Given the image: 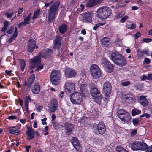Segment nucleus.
<instances>
[{
  "label": "nucleus",
  "instance_id": "f257e3e1",
  "mask_svg": "<svg viewBox=\"0 0 152 152\" xmlns=\"http://www.w3.org/2000/svg\"><path fill=\"white\" fill-rule=\"evenodd\" d=\"M52 53L53 51L50 49L46 50L44 52V54H43L41 52L39 53L36 57L31 60L30 68L32 69L37 67L36 71H39L42 69L43 67L42 65L40 64L41 56L43 58H45Z\"/></svg>",
  "mask_w": 152,
  "mask_h": 152
},
{
  "label": "nucleus",
  "instance_id": "f03ea898",
  "mask_svg": "<svg viewBox=\"0 0 152 152\" xmlns=\"http://www.w3.org/2000/svg\"><path fill=\"white\" fill-rule=\"evenodd\" d=\"M110 58L116 64L119 66H123L127 64L125 58L118 52L113 53L111 54Z\"/></svg>",
  "mask_w": 152,
  "mask_h": 152
},
{
  "label": "nucleus",
  "instance_id": "7ed1b4c3",
  "mask_svg": "<svg viewBox=\"0 0 152 152\" xmlns=\"http://www.w3.org/2000/svg\"><path fill=\"white\" fill-rule=\"evenodd\" d=\"M98 16L101 19H105L111 14V9L109 7L103 6L99 8L97 11Z\"/></svg>",
  "mask_w": 152,
  "mask_h": 152
},
{
  "label": "nucleus",
  "instance_id": "20e7f679",
  "mask_svg": "<svg viewBox=\"0 0 152 152\" xmlns=\"http://www.w3.org/2000/svg\"><path fill=\"white\" fill-rule=\"evenodd\" d=\"M148 145L142 141H135L132 143L131 148L134 151L146 150Z\"/></svg>",
  "mask_w": 152,
  "mask_h": 152
},
{
  "label": "nucleus",
  "instance_id": "39448f33",
  "mask_svg": "<svg viewBox=\"0 0 152 152\" xmlns=\"http://www.w3.org/2000/svg\"><path fill=\"white\" fill-rule=\"evenodd\" d=\"M90 72L91 75L95 79H98L101 76V70L96 64H93L91 66Z\"/></svg>",
  "mask_w": 152,
  "mask_h": 152
},
{
  "label": "nucleus",
  "instance_id": "423d86ee",
  "mask_svg": "<svg viewBox=\"0 0 152 152\" xmlns=\"http://www.w3.org/2000/svg\"><path fill=\"white\" fill-rule=\"evenodd\" d=\"M61 74L58 71L54 70L50 74V80L52 83L55 85L58 84L60 79Z\"/></svg>",
  "mask_w": 152,
  "mask_h": 152
},
{
  "label": "nucleus",
  "instance_id": "0eeeda50",
  "mask_svg": "<svg viewBox=\"0 0 152 152\" xmlns=\"http://www.w3.org/2000/svg\"><path fill=\"white\" fill-rule=\"evenodd\" d=\"M91 93L93 96L95 101L97 103L99 104L102 98L101 94L96 86L91 88Z\"/></svg>",
  "mask_w": 152,
  "mask_h": 152
},
{
  "label": "nucleus",
  "instance_id": "6e6552de",
  "mask_svg": "<svg viewBox=\"0 0 152 152\" xmlns=\"http://www.w3.org/2000/svg\"><path fill=\"white\" fill-rule=\"evenodd\" d=\"M118 117L122 121H128L131 119L130 114L124 110H118Z\"/></svg>",
  "mask_w": 152,
  "mask_h": 152
},
{
  "label": "nucleus",
  "instance_id": "1a4fd4ad",
  "mask_svg": "<svg viewBox=\"0 0 152 152\" xmlns=\"http://www.w3.org/2000/svg\"><path fill=\"white\" fill-rule=\"evenodd\" d=\"M94 130H95L96 132L101 135L103 134L106 131V127L104 124L101 122L98 124H94L93 126Z\"/></svg>",
  "mask_w": 152,
  "mask_h": 152
},
{
  "label": "nucleus",
  "instance_id": "9d476101",
  "mask_svg": "<svg viewBox=\"0 0 152 152\" xmlns=\"http://www.w3.org/2000/svg\"><path fill=\"white\" fill-rule=\"evenodd\" d=\"M111 84L108 82H106L103 85V93L104 95L105 99H108L110 96L111 92Z\"/></svg>",
  "mask_w": 152,
  "mask_h": 152
},
{
  "label": "nucleus",
  "instance_id": "9b49d317",
  "mask_svg": "<svg viewBox=\"0 0 152 152\" xmlns=\"http://www.w3.org/2000/svg\"><path fill=\"white\" fill-rule=\"evenodd\" d=\"M81 94L77 92L71 94L70 95V99L71 102L75 104H79L80 103L81 99Z\"/></svg>",
  "mask_w": 152,
  "mask_h": 152
},
{
  "label": "nucleus",
  "instance_id": "f8f14e48",
  "mask_svg": "<svg viewBox=\"0 0 152 152\" xmlns=\"http://www.w3.org/2000/svg\"><path fill=\"white\" fill-rule=\"evenodd\" d=\"M75 88V85L71 81H67L65 84V91L67 94L70 93L74 90Z\"/></svg>",
  "mask_w": 152,
  "mask_h": 152
},
{
  "label": "nucleus",
  "instance_id": "ddd939ff",
  "mask_svg": "<svg viewBox=\"0 0 152 152\" xmlns=\"http://www.w3.org/2000/svg\"><path fill=\"white\" fill-rule=\"evenodd\" d=\"M71 142L76 151L80 152L82 150V147L79 140L76 137H73L71 140Z\"/></svg>",
  "mask_w": 152,
  "mask_h": 152
},
{
  "label": "nucleus",
  "instance_id": "4468645a",
  "mask_svg": "<svg viewBox=\"0 0 152 152\" xmlns=\"http://www.w3.org/2000/svg\"><path fill=\"white\" fill-rule=\"evenodd\" d=\"M65 75L67 78L72 77L75 76L76 72L73 69L69 68H66L65 70Z\"/></svg>",
  "mask_w": 152,
  "mask_h": 152
},
{
  "label": "nucleus",
  "instance_id": "2eb2a0df",
  "mask_svg": "<svg viewBox=\"0 0 152 152\" xmlns=\"http://www.w3.org/2000/svg\"><path fill=\"white\" fill-rule=\"evenodd\" d=\"M36 42L33 39L30 40L28 43L27 50L30 52H33L35 48H38L37 46H35Z\"/></svg>",
  "mask_w": 152,
  "mask_h": 152
},
{
  "label": "nucleus",
  "instance_id": "dca6fc26",
  "mask_svg": "<svg viewBox=\"0 0 152 152\" xmlns=\"http://www.w3.org/2000/svg\"><path fill=\"white\" fill-rule=\"evenodd\" d=\"M103 1V0H89L87 3L86 6L91 7L101 3Z\"/></svg>",
  "mask_w": 152,
  "mask_h": 152
},
{
  "label": "nucleus",
  "instance_id": "f3484780",
  "mask_svg": "<svg viewBox=\"0 0 152 152\" xmlns=\"http://www.w3.org/2000/svg\"><path fill=\"white\" fill-rule=\"evenodd\" d=\"M133 96L131 94H124L122 95L124 100L128 103L132 102L133 101Z\"/></svg>",
  "mask_w": 152,
  "mask_h": 152
},
{
  "label": "nucleus",
  "instance_id": "a211bd4d",
  "mask_svg": "<svg viewBox=\"0 0 152 152\" xmlns=\"http://www.w3.org/2000/svg\"><path fill=\"white\" fill-rule=\"evenodd\" d=\"M93 13L92 12H88L85 13L83 15V20L85 22H90L91 21Z\"/></svg>",
  "mask_w": 152,
  "mask_h": 152
},
{
  "label": "nucleus",
  "instance_id": "6ab92c4d",
  "mask_svg": "<svg viewBox=\"0 0 152 152\" xmlns=\"http://www.w3.org/2000/svg\"><path fill=\"white\" fill-rule=\"evenodd\" d=\"M61 38L59 35L56 36L53 42L54 48L57 49L59 48L61 43Z\"/></svg>",
  "mask_w": 152,
  "mask_h": 152
},
{
  "label": "nucleus",
  "instance_id": "aec40b11",
  "mask_svg": "<svg viewBox=\"0 0 152 152\" xmlns=\"http://www.w3.org/2000/svg\"><path fill=\"white\" fill-rule=\"evenodd\" d=\"M28 131L26 133L28 137V139L31 140L34 138V137L35 133L34 132V129L31 128L27 127Z\"/></svg>",
  "mask_w": 152,
  "mask_h": 152
},
{
  "label": "nucleus",
  "instance_id": "412c9836",
  "mask_svg": "<svg viewBox=\"0 0 152 152\" xmlns=\"http://www.w3.org/2000/svg\"><path fill=\"white\" fill-rule=\"evenodd\" d=\"M65 129L66 131V133H67L68 135H69L73 128V124L69 123L66 122L65 124Z\"/></svg>",
  "mask_w": 152,
  "mask_h": 152
},
{
  "label": "nucleus",
  "instance_id": "4be33fe9",
  "mask_svg": "<svg viewBox=\"0 0 152 152\" xmlns=\"http://www.w3.org/2000/svg\"><path fill=\"white\" fill-rule=\"evenodd\" d=\"M147 96H141L139 99V103L144 107L147 106L148 104V102L146 97Z\"/></svg>",
  "mask_w": 152,
  "mask_h": 152
},
{
  "label": "nucleus",
  "instance_id": "5701e85b",
  "mask_svg": "<svg viewBox=\"0 0 152 152\" xmlns=\"http://www.w3.org/2000/svg\"><path fill=\"white\" fill-rule=\"evenodd\" d=\"M60 5L59 1H58L54 3L50 7L49 10L56 12H58V8Z\"/></svg>",
  "mask_w": 152,
  "mask_h": 152
},
{
  "label": "nucleus",
  "instance_id": "b1692460",
  "mask_svg": "<svg viewBox=\"0 0 152 152\" xmlns=\"http://www.w3.org/2000/svg\"><path fill=\"white\" fill-rule=\"evenodd\" d=\"M40 89V87L38 84L35 83L32 85L31 91L34 94H38L39 92Z\"/></svg>",
  "mask_w": 152,
  "mask_h": 152
},
{
  "label": "nucleus",
  "instance_id": "393cba45",
  "mask_svg": "<svg viewBox=\"0 0 152 152\" xmlns=\"http://www.w3.org/2000/svg\"><path fill=\"white\" fill-rule=\"evenodd\" d=\"M8 130L10 132V133L11 134H12L15 135H18L19 134L18 128L15 127H10L8 128Z\"/></svg>",
  "mask_w": 152,
  "mask_h": 152
},
{
  "label": "nucleus",
  "instance_id": "a878e982",
  "mask_svg": "<svg viewBox=\"0 0 152 152\" xmlns=\"http://www.w3.org/2000/svg\"><path fill=\"white\" fill-rule=\"evenodd\" d=\"M57 13H58L49 10L48 17L49 22H51L52 21L55 19V15Z\"/></svg>",
  "mask_w": 152,
  "mask_h": 152
},
{
  "label": "nucleus",
  "instance_id": "bb28decb",
  "mask_svg": "<svg viewBox=\"0 0 152 152\" xmlns=\"http://www.w3.org/2000/svg\"><path fill=\"white\" fill-rule=\"evenodd\" d=\"M57 13H58L49 10L48 17L49 22H51L52 21L55 19V15Z\"/></svg>",
  "mask_w": 152,
  "mask_h": 152
},
{
  "label": "nucleus",
  "instance_id": "cd10ccee",
  "mask_svg": "<svg viewBox=\"0 0 152 152\" xmlns=\"http://www.w3.org/2000/svg\"><path fill=\"white\" fill-rule=\"evenodd\" d=\"M59 30L60 32L62 34H64L67 29V26L66 25L63 24L59 27Z\"/></svg>",
  "mask_w": 152,
  "mask_h": 152
},
{
  "label": "nucleus",
  "instance_id": "c85d7f7f",
  "mask_svg": "<svg viewBox=\"0 0 152 152\" xmlns=\"http://www.w3.org/2000/svg\"><path fill=\"white\" fill-rule=\"evenodd\" d=\"M35 79V76L34 74H32L30 77L28 82V84L27 85V87L28 88L30 87Z\"/></svg>",
  "mask_w": 152,
  "mask_h": 152
},
{
  "label": "nucleus",
  "instance_id": "c756f323",
  "mask_svg": "<svg viewBox=\"0 0 152 152\" xmlns=\"http://www.w3.org/2000/svg\"><path fill=\"white\" fill-rule=\"evenodd\" d=\"M110 63L109 61L104 58H103L101 60V64L102 66L104 68L106 67V66H108V65Z\"/></svg>",
  "mask_w": 152,
  "mask_h": 152
},
{
  "label": "nucleus",
  "instance_id": "7c9ffc66",
  "mask_svg": "<svg viewBox=\"0 0 152 152\" xmlns=\"http://www.w3.org/2000/svg\"><path fill=\"white\" fill-rule=\"evenodd\" d=\"M80 89L81 93L83 95L85 94V93L84 92V90L86 92H87L88 90L87 89V85L85 84H83L81 85L80 86Z\"/></svg>",
  "mask_w": 152,
  "mask_h": 152
},
{
  "label": "nucleus",
  "instance_id": "2f4dec72",
  "mask_svg": "<svg viewBox=\"0 0 152 152\" xmlns=\"http://www.w3.org/2000/svg\"><path fill=\"white\" fill-rule=\"evenodd\" d=\"M80 89L81 93L83 95L85 94V93L84 92V90L86 92H87L88 90L87 89V85L85 84H83L81 85L80 86Z\"/></svg>",
  "mask_w": 152,
  "mask_h": 152
},
{
  "label": "nucleus",
  "instance_id": "473e14b6",
  "mask_svg": "<svg viewBox=\"0 0 152 152\" xmlns=\"http://www.w3.org/2000/svg\"><path fill=\"white\" fill-rule=\"evenodd\" d=\"M104 68L106 71L109 73L111 72L113 70V66L111 63L106 66Z\"/></svg>",
  "mask_w": 152,
  "mask_h": 152
},
{
  "label": "nucleus",
  "instance_id": "72a5a7b5",
  "mask_svg": "<svg viewBox=\"0 0 152 152\" xmlns=\"http://www.w3.org/2000/svg\"><path fill=\"white\" fill-rule=\"evenodd\" d=\"M109 41L110 39L109 38L104 37L102 39L101 42L102 45H107L110 43Z\"/></svg>",
  "mask_w": 152,
  "mask_h": 152
},
{
  "label": "nucleus",
  "instance_id": "f704fd0d",
  "mask_svg": "<svg viewBox=\"0 0 152 152\" xmlns=\"http://www.w3.org/2000/svg\"><path fill=\"white\" fill-rule=\"evenodd\" d=\"M41 11L39 9H37L34 12V15L32 17V19H34L38 17L40 14Z\"/></svg>",
  "mask_w": 152,
  "mask_h": 152
},
{
  "label": "nucleus",
  "instance_id": "c9c22d12",
  "mask_svg": "<svg viewBox=\"0 0 152 152\" xmlns=\"http://www.w3.org/2000/svg\"><path fill=\"white\" fill-rule=\"evenodd\" d=\"M19 62L21 70L23 71L25 66V62L23 60L21 59L19 60Z\"/></svg>",
  "mask_w": 152,
  "mask_h": 152
},
{
  "label": "nucleus",
  "instance_id": "e433bc0d",
  "mask_svg": "<svg viewBox=\"0 0 152 152\" xmlns=\"http://www.w3.org/2000/svg\"><path fill=\"white\" fill-rule=\"evenodd\" d=\"M126 26L128 29H134L136 28V25L135 24L133 23L131 24H127Z\"/></svg>",
  "mask_w": 152,
  "mask_h": 152
},
{
  "label": "nucleus",
  "instance_id": "4c0bfd02",
  "mask_svg": "<svg viewBox=\"0 0 152 152\" xmlns=\"http://www.w3.org/2000/svg\"><path fill=\"white\" fill-rule=\"evenodd\" d=\"M116 149L118 152H126L127 151L125 149L120 146H117Z\"/></svg>",
  "mask_w": 152,
  "mask_h": 152
},
{
  "label": "nucleus",
  "instance_id": "58836bf2",
  "mask_svg": "<svg viewBox=\"0 0 152 152\" xmlns=\"http://www.w3.org/2000/svg\"><path fill=\"white\" fill-rule=\"evenodd\" d=\"M141 113V111L137 109L132 110V115L133 116H134L137 114Z\"/></svg>",
  "mask_w": 152,
  "mask_h": 152
},
{
  "label": "nucleus",
  "instance_id": "ea45409f",
  "mask_svg": "<svg viewBox=\"0 0 152 152\" xmlns=\"http://www.w3.org/2000/svg\"><path fill=\"white\" fill-rule=\"evenodd\" d=\"M51 103L52 106H55L56 107H58V102L56 99L53 98L51 99Z\"/></svg>",
  "mask_w": 152,
  "mask_h": 152
},
{
  "label": "nucleus",
  "instance_id": "a19ab883",
  "mask_svg": "<svg viewBox=\"0 0 152 152\" xmlns=\"http://www.w3.org/2000/svg\"><path fill=\"white\" fill-rule=\"evenodd\" d=\"M9 24V22L6 21L4 22V26L3 28H2L1 31L2 32L5 31L7 28L8 25Z\"/></svg>",
  "mask_w": 152,
  "mask_h": 152
},
{
  "label": "nucleus",
  "instance_id": "79ce46f5",
  "mask_svg": "<svg viewBox=\"0 0 152 152\" xmlns=\"http://www.w3.org/2000/svg\"><path fill=\"white\" fill-rule=\"evenodd\" d=\"M28 104L29 102L27 98H25V102L24 104L26 108V111L27 113L28 112Z\"/></svg>",
  "mask_w": 152,
  "mask_h": 152
},
{
  "label": "nucleus",
  "instance_id": "37998d69",
  "mask_svg": "<svg viewBox=\"0 0 152 152\" xmlns=\"http://www.w3.org/2000/svg\"><path fill=\"white\" fill-rule=\"evenodd\" d=\"M128 18L129 17L128 16L125 15L121 18L120 20V21L121 23H124Z\"/></svg>",
  "mask_w": 152,
  "mask_h": 152
},
{
  "label": "nucleus",
  "instance_id": "c03bdc74",
  "mask_svg": "<svg viewBox=\"0 0 152 152\" xmlns=\"http://www.w3.org/2000/svg\"><path fill=\"white\" fill-rule=\"evenodd\" d=\"M125 14V12L124 11H122L119 12L117 15V18H120L123 16Z\"/></svg>",
  "mask_w": 152,
  "mask_h": 152
},
{
  "label": "nucleus",
  "instance_id": "a18cd8bd",
  "mask_svg": "<svg viewBox=\"0 0 152 152\" xmlns=\"http://www.w3.org/2000/svg\"><path fill=\"white\" fill-rule=\"evenodd\" d=\"M58 107L55 106H52L50 108V113H53L56 111Z\"/></svg>",
  "mask_w": 152,
  "mask_h": 152
},
{
  "label": "nucleus",
  "instance_id": "49530a36",
  "mask_svg": "<svg viewBox=\"0 0 152 152\" xmlns=\"http://www.w3.org/2000/svg\"><path fill=\"white\" fill-rule=\"evenodd\" d=\"M143 55L142 51H140L139 49H138L137 52V57L139 58H140L143 56Z\"/></svg>",
  "mask_w": 152,
  "mask_h": 152
},
{
  "label": "nucleus",
  "instance_id": "de8ad7c7",
  "mask_svg": "<svg viewBox=\"0 0 152 152\" xmlns=\"http://www.w3.org/2000/svg\"><path fill=\"white\" fill-rule=\"evenodd\" d=\"M140 121V120L138 119L135 118L132 119V122L134 125L137 124Z\"/></svg>",
  "mask_w": 152,
  "mask_h": 152
},
{
  "label": "nucleus",
  "instance_id": "09e8293b",
  "mask_svg": "<svg viewBox=\"0 0 152 152\" xmlns=\"http://www.w3.org/2000/svg\"><path fill=\"white\" fill-rule=\"evenodd\" d=\"M143 55L145 54L147 56H149V50L148 49H144L142 51Z\"/></svg>",
  "mask_w": 152,
  "mask_h": 152
},
{
  "label": "nucleus",
  "instance_id": "8fccbe9b",
  "mask_svg": "<svg viewBox=\"0 0 152 152\" xmlns=\"http://www.w3.org/2000/svg\"><path fill=\"white\" fill-rule=\"evenodd\" d=\"M16 37V36L13 35V36L8 40V42L9 43L11 42L13 40L15 39Z\"/></svg>",
  "mask_w": 152,
  "mask_h": 152
},
{
  "label": "nucleus",
  "instance_id": "3c124183",
  "mask_svg": "<svg viewBox=\"0 0 152 152\" xmlns=\"http://www.w3.org/2000/svg\"><path fill=\"white\" fill-rule=\"evenodd\" d=\"M151 62V60L148 58H146L144 59L143 63L149 64Z\"/></svg>",
  "mask_w": 152,
  "mask_h": 152
},
{
  "label": "nucleus",
  "instance_id": "603ef678",
  "mask_svg": "<svg viewBox=\"0 0 152 152\" xmlns=\"http://www.w3.org/2000/svg\"><path fill=\"white\" fill-rule=\"evenodd\" d=\"M130 84V82L129 81L123 82L121 83V85L124 86H126Z\"/></svg>",
  "mask_w": 152,
  "mask_h": 152
},
{
  "label": "nucleus",
  "instance_id": "864d4df0",
  "mask_svg": "<svg viewBox=\"0 0 152 152\" xmlns=\"http://www.w3.org/2000/svg\"><path fill=\"white\" fill-rule=\"evenodd\" d=\"M143 40L145 42L148 43L152 41V39L149 38H144L143 39Z\"/></svg>",
  "mask_w": 152,
  "mask_h": 152
},
{
  "label": "nucleus",
  "instance_id": "5fc2aeb1",
  "mask_svg": "<svg viewBox=\"0 0 152 152\" xmlns=\"http://www.w3.org/2000/svg\"><path fill=\"white\" fill-rule=\"evenodd\" d=\"M23 8H19L18 10V14L17 15V16H19L20 14H22L23 11Z\"/></svg>",
  "mask_w": 152,
  "mask_h": 152
},
{
  "label": "nucleus",
  "instance_id": "6e6d98bb",
  "mask_svg": "<svg viewBox=\"0 0 152 152\" xmlns=\"http://www.w3.org/2000/svg\"><path fill=\"white\" fill-rule=\"evenodd\" d=\"M30 19L27 17L24 19V22L26 24H29L30 23Z\"/></svg>",
  "mask_w": 152,
  "mask_h": 152
},
{
  "label": "nucleus",
  "instance_id": "4d7b16f0",
  "mask_svg": "<svg viewBox=\"0 0 152 152\" xmlns=\"http://www.w3.org/2000/svg\"><path fill=\"white\" fill-rule=\"evenodd\" d=\"M14 29V28L13 26L10 27L9 29L7 31V33L9 34H11L13 32Z\"/></svg>",
  "mask_w": 152,
  "mask_h": 152
},
{
  "label": "nucleus",
  "instance_id": "13d9d810",
  "mask_svg": "<svg viewBox=\"0 0 152 152\" xmlns=\"http://www.w3.org/2000/svg\"><path fill=\"white\" fill-rule=\"evenodd\" d=\"M26 24L23 21L19 23L18 25V27L20 28L22 26H25L26 25Z\"/></svg>",
  "mask_w": 152,
  "mask_h": 152
},
{
  "label": "nucleus",
  "instance_id": "bf43d9fd",
  "mask_svg": "<svg viewBox=\"0 0 152 152\" xmlns=\"http://www.w3.org/2000/svg\"><path fill=\"white\" fill-rule=\"evenodd\" d=\"M13 12H12L11 13H9L8 12H7L6 13V15L7 18H11L13 15Z\"/></svg>",
  "mask_w": 152,
  "mask_h": 152
},
{
  "label": "nucleus",
  "instance_id": "052dcab7",
  "mask_svg": "<svg viewBox=\"0 0 152 152\" xmlns=\"http://www.w3.org/2000/svg\"><path fill=\"white\" fill-rule=\"evenodd\" d=\"M140 33L138 32L135 34H134V38L137 39L140 37Z\"/></svg>",
  "mask_w": 152,
  "mask_h": 152
},
{
  "label": "nucleus",
  "instance_id": "680f3d73",
  "mask_svg": "<svg viewBox=\"0 0 152 152\" xmlns=\"http://www.w3.org/2000/svg\"><path fill=\"white\" fill-rule=\"evenodd\" d=\"M17 118L16 116H13L12 115L10 116H9L7 118L9 120H13L17 119Z\"/></svg>",
  "mask_w": 152,
  "mask_h": 152
},
{
  "label": "nucleus",
  "instance_id": "e2e57ef3",
  "mask_svg": "<svg viewBox=\"0 0 152 152\" xmlns=\"http://www.w3.org/2000/svg\"><path fill=\"white\" fill-rule=\"evenodd\" d=\"M85 118L83 119L82 118L80 120V123L82 124V125L83 126L86 123L85 121L86 120H85Z\"/></svg>",
  "mask_w": 152,
  "mask_h": 152
},
{
  "label": "nucleus",
  "instance_id": "0e129e2a",
  "mask_svg": "<svg viewBox=\"0 0 152 152\" xmlns=\"http://www.w3.org/2000/svg\"><path fill=\"white\" fill-rule=\"evenodd\" d=\"M137 130L136 129H135L132 131L131 133L132 136H134L137 133Z\"/></svg>",
  "mask_w": 152,
  "mask_h": 152
},
{
  "label": "nucleus",
  "instance_id": "69168bd1",
  "mask_svg": "<svg viewBox=\"0 0 152 152\" xmlns=\"http://www.w3.org/2000/svg\"><path fill=\"white\" fill-rule=\"evenodd\" d=\"M42 106H38L37 108V112H40L42 110Z\"/></svg>",
  "mask_w": 152,
  "mask_h": 152
},
{
  "label": "nucleus",
  "instance_id": "338daca9",
  "mask_svg": "<svg viewBox=\"0 0 152 152\" xmlns=\"http://www.w3.org/2000/svg\"><path fill=\"white\" fill-rule=\"evenodd\" d=\"M147 79L149 80H152V74H150L148 75L147 76Z\"/></svg>",
  "mask_w": 152,
  "mask_h": 152
},
{
  "label": "nucleus",
  "instance_id": "774afa93",
  "mask_svg": "<svg viewBox=\"0 0 152 152\" xmlns=\"http://www.w3.org/2000/svg\"><path fill=\"white\" fill-rule=\"evenodd\" d=\"M146 152H152V145L150 146L147 150Z\"/></svg>",
  "mask_w": 152,
  "mask_h": 152
}]
</instances>
